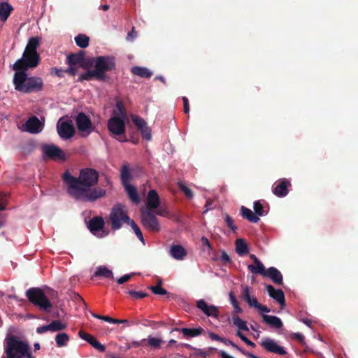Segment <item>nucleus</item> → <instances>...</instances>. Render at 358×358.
<instances>
[{
	"mask_svg": "<svg viewBox=\"0 0 358 358\" xmlns=\"http://www.w3.org/2000/svg\"><path fill=\"white\" fill-rule=\"evenodd\" d=\"M99 176V172L92 168L81 169L78 178L69 173V194L76 200L87 202H94L104 197L106 189L94 187L98 183Z\"/></svg>",
	"mask_w": 358,
	"mask_h": 358,
	"instance_id": "obj_1",
	"label": "nucleus"
},
{
	"mask_svg": "<svg viewBox=\"0 0 358 358\" xmlns=\"http://www.w3.org/2000/svg\"><path fill=\"white\" fill-rule=\"evenodd\" d=\"M6 358H34L29 343L17 336H7L4 341Z\"/></svg>",
	"mask_w": 358,
	"mask_h": 358,
	"instance_id": "obj_2",
	"label": "nucleus"
},
{
	"mask_svg": "<svg viewBox=\"0 0 358 358\" xmlns=\"http://www.w3.org/2000/svg\"><path fill=\"white\" fill-rule=\"evenodd\" d=\"M13 83L15 90L25 94L41 91L43 87L41 78L28 77L24 71L15 73Z\"/></svg>",
	"mask_w": 358,
	"mask_h": 358,
	"instance_id": "obj_3",
	"label": "nucleus"
},
{
	"mask_svg": "<svg viewBox=\"0 0 358 358\" xmlns=\"http://www.w3.org/2000/svg\"><path fill=\"white\" fill-rule=\"evenodd\" d=\"M25 294L28 301L41 310L50 312L52 305L43 289L31 287L26 291Z\"/></svg>",
	"mask_w": 358,
	"mask_h": 358,
	"instance_id": "obj_4",
	"label": "nucleus"
},
{
	"mask_svg": "<svg viewBox=\"0 0 358 358\" xmlns=\"http://www.w3.org/2000/svg\"><path fill=\"white\" fill-rule=\"evenodd\" d=\"M41 57L38 52L24 50L22 56L13 65V69L16 72L24 71L26 72L29 69L36 68L40 63Z\"/></svg>",
	"mask_w": 358,
	"mask_h": 358,
	"instance_id": "obj_5",
	"label": "nucleus"
},
{
	"mask_svg": "<svg viewBox=\"0 0 358 358\" xmlns=\"http://www.w3.org/2000/svg\"><path fill=\"white\" fill-rule=\"evenodd\" d=\"M115 58L112 56H99L94 60V73L95 77L103 79L105 73L115 68Z\"/></svg>",
	"mask_w": 358,
	"mask_h": 358,
	"instance_id": "obj_6",
	"label": "nucleus"
},
{
	"mask_svg": "<svg viewBox=\"0 0 358 358\" xmlns=\"http://www.w3.org/2000/svg\"><path fill=\"white\" fill-rule=\"evenodd\" d=\"M110 220L111 221L112 229L114 230L119 229L123 222L128 224L131 219L127 215V210L125 206L122 204L115 205L110 213Z\"/></svg>",
	"mask_w": 358,
	"mask_h": 358,
	"instance_id": "obj_7",
	"label": "nucleus"
},
{
	"mask_svg": "<svg viewBox=\"0 0 358 358\" xmlns=\"http://www.w3.org/2000/svg\"><path fill=\"white\" fill-rule=\"evenodd\" d=\"M141 223L145 229L150 231L157 232L161 230L157 218L152 210L143 208L141 209Z\"/></svg>",
	"mask_w": 358,
	"mask_h": 358,
	"instance_id": "obj_8",
	"label": "nucleus"
},
{
	"mask_svg": "<svg viewBox=\"0 0 358 358\" xmlns=\"http://www.w3.org/2000/svg\"><path fill=\"white\" fill-rule=\"evenodd\" d=\"M43 157L44 159L53 161H64L66 155L58 146L53 144H43L41 146Z\"/></svg>",
	"mask_w": 358,
	"mask_h": 358,
	"instance_id": "obj_9",
	"label": "nucleus"
},
{
	"mask_svg": "<svg viewBox=\"0 0 358 358\" xmlns=\"http://www.w3.org/2000/svg\"><path fill=\"white\" fill-rule=\"evenodd\" d=\"M76 123L78 130L83 137L88 136L93 131L91 120L83 112L78 114Z\"/></svg>",
	"mask_w": 358,
	"mask_h": 358,
	"instance_id": "obj_10",
	"label": "nucleus"
},
{
	"mask_svg": "<svg viewBox=\"0 0 358 358\" xmlns=\"http://www.w3.org/2000/svg\"><path fill=\"white\" fill-rule=\"evenodd\" d=\"M126 117L113 116L108 121V129L113 135L124 134Z\"/></svg>",
	"mask_w": 358,
	"mask_h": 358,
	"instance_id": "obj_11",
	"label": "nucleus"
},
{
	"mask_svg": "<svg viewBox=\"0 0 358 358\" xmlns=\"http://www.w3.org/2000/svg\"><path fill=\"white\" fill-rule=\"evenodd\" d=\"M261 346L267 352L278 355H285L287 351L284 347L280 345L276 341L268 337L264 338L260 343Z\"/></svg>",
	"mask_w": 358,
	"mask_h": 358,
	"instance_id": "obj_12",
	"label": "nucleus"
},
{
	"mask_svg": "<svg viewBox=\"0 0 358 358\" xmlns=\"http://www.w3.org/2000/svg\"><path fill=\"white\" fill-rule=\"evenodd\" d=\"M104 221L101 217H95L91 219L88 223L89 230L98 238H103L107 235L103 230Z\"/></svg>",
	"mask_w": 358,
	"mask_h": 358,
	"instance_id": "obj_13",
	"label": "nucleus"
},
{
	"mask_svg": "<svg viewBox=\"0 0 358 358\" xmlns=\"http://www.w3.org/2000/svg\"><path fill=\"white\" fill-rule=\"evenodd\" d=\"M131 118L141 133L143 138L146 141H150L152 138L151 129L148 127L144 119L136 115H132Z\"/></svg>",
	"mask_w": 358,
	"mask_h": 358,
	"instance_id": "obj_14",
	"label": "nucleus"
},
{
	"mask_svg": "<svg viewBox=\"0 0 358 358\" xmlns=\"http://www.w3.org/2000/svg\"><path fill=\"white\" fill-rule=\"evenodd\" d=\"M71 301L77 311L76 315H80L85 311L86 304L78 293L75 292H69V306H71V304H70Z\"/></svg>",
	"mask_w": 358,
	"mask_h": 358,
	"instance_id": "obj_15",
	"label": "nucleus"
},
{
	"mask_svg": "<svg viewBox=\"0 0 358 358\" xmlns=\"http://www.w3.org/2000/svg\"><path fill=\"white\" fill-rule=\"evenodd\" d=\"M196 306L206 316L217 319L219 317V308L214 305H208L203 299L196 301Z\"/></svg>",
	"mask_w": 358,
	"mask_h": 358,
	"instance_id": "obj_16",
	"label": "nucleus"
},
{
	"mask_svg": "<svg viewBox=\"0 0 358 358\" xmlns=\"http://www.w3.org/2000/svg\"><path fill=\"white\" fill-rule=\"evenodd\" d=\"M265 289L271 298L279 303L282 308L285 307V294L281 289H276L271 285H266Z\"/></svg>",
	"mask_w": 358,
	"mask_h": 358,
	"instance_id": "obj_17",
	"label": "nucleus"
},
{
	"mask_svg": "<svg viewBox=\"0 0 358 358\" xmlns=\"http://www.w3.org/2000/svg\"><path fill=\"white\" fill-rule=\"evenodd\" d=\"M26 131L31 134H37L42 129V124L36 116L29 117L25 123Z\"/></svg>",
	"mask_w": 358,
	"mask_h": 358,
	"instance_id": "obj_18",
	"label": "nucleus"
},
{
	"mask_svg": "<svg viewBox=\"0 0 358 358\" xmlns=\"http://www.w3.org/2000/svg\"><path fill=\"white\" fill-rule=\"evenodd\" d=\"M160 204L159 196L155 189H151L148 192L147 196V208L152 210L157 209Z\"/></svg>",
	"mask_w": 358,
	"mask_h": 358,
	"instance_id": "obj_19",
	"label": "nucleus"
},
{
	"mask_svg": "<svg viewBox=\"0 0 358 358\" xmlns=\"http://www.w3.org/2000/svg\"><path fill=\"white\" fill-rule=\"evenodd\" d=\"M242 298L244 299L249 306L255 308L259 306V303L256 296L250 294V289L248 286H242Z\"/></svg>",
	"mask_w": 358,
	"mask_h": 358,
	"instance_id": "obj_20",
	"label": "nucleus"
},
{
	"mask_svg": "<svg viewBox=\"0 0 358 358\" xmlns=\"http://www.w3.org/2000/svg\"><path fill=\"white\" fill-rule=\"evenodd\" d=\"M170 255L175 259L182 260L187 256V250L181 245H173L170 248Z\"/></svg>",
	"mask_w": 358,
	"mask_h": 358,
	"instance_id": "obj_21",
	"label": "nucleus"
},
{
	"mask_svg": "<svg viewBox=\"0 0 358 358\" xmlns=\"http://www.w3.org/2000/svg\"><path fill=\"white\" fill-rule=\"evenodd\" d=\"M262 321L271 327H274L278 329H281L282 327V322L277 316L263 314L262 315Z\"/></svg>",
	"mask_w": 358,
	"mask_h": 358,
	"instance_id": "obj_22",
	"label": "nucleus"
},
{
	"mask_svg": "<svg viewBox=\"0 0 358 358\" xmlns=\"http://www.w3.org/2000/svg\"><path fill=\"white\" fill-rule=\"evenodd\" d=\"M290 185L289 182L286 179H282L280 182L274 187L273 192L275 195L278 197L285 196L287 193V187Z\"/></svg>",
	"mask_w": 358,
	"mask_h": 358,
	"instance_id": "obj_23",
	"label": "nucleus"
},
{
	"mask_svg": "<svg viewBox=\"0 0 358 358\" xmlns=\"http://www.w3.org/2000/svg\"><path fill=\"white\" fill-rule=\"evenodd\" d=\"M269 278L274 283L281 285L282 282V275L275 267H270L268 268L266 276Z\"/></svg>",
	"mask_w": 358,
	"mask_h": 358,
	"instance_id": "obj_24",
	"label": "nucleus"
},
{
	"mask_svg": "<svg viewBox=\"0 0 358 358\" xmlns=\"http://www.w3.org/2000/svg\"><path fill=\"white\" fill-rule=\"evenodd\" d=\"M93 277H103L108 279H113V272L106 266H99L94 271Z\"/></svg>",
	"mask_w": 358,
	"mask_h": 358,
	"instance_id": "obj_25",
	"label": "nucleus"
},
{
	"mask_svg": "<svg viewBox=\"0 0 358 358\" xmlns=\"http://www.w3.org/2000/svg\"><path fill=\"white\" fill-rule=\"evenodd\" d=\"M57 131L60 137L67 139V116L62 117L57 124Z\"/></svg>",
	"mask_w": 358,
	"mask_h": 358,
	"instance_id": "obj_26",
	"label": "nucleus"
},
{
	"mask_svg": "<svg viewBox=\"0 0 358 358\" xmlns=\"http://www.w3.org/2000/svg\"><path fill=\"white\" fill-rule=\"evenodd\" d=\"M131 201L137 204L140 202V198L136 188L130 183L123 185Z\"/></svg>",
	"mask_w": 358,
	"mask_h": 358,
	"instance_id": "obj_27",
	"label": "nucleus"
},
{
	"mask_svg": "<svg viewBox=\"0 0 358 358\" xmlns=\"http://www.w3.org/2000/svg\"><path fill=\"white\" fill-rule=\"evenodd\" d=\"M13 10V7L8 3H0V20L5 22L8 18Z\"/></svg>",
	"mask_w": 358,
	"mask_h": 358,
	"instance_id": "obj_28",
	"label": "nucleus"
},
{
	"mask_svg": "<svg viewBox=\"0 0 358 358\" xmlns=\"http://www.w3.org/2000/svg\"><path fill=\"white\" fill-rule=\"evenodd\" d=\"M236 252L239 256H243L248 254V247L245 241L242 238H238L235 243Z\"/></svg>",
	"mask_w": 358,
	"mask_h": 358,
	"instance_id": "obj_29",
	"label": "nucleus"
},
{
	"mask_svg": "<svg viewBox=\"0 0 358 358\" xmlns=\"http://www.w3.org/2000/svg\"><path fill=\"white\" fill-rule=\"evenodd\" d=\"M248 268L251 273L255 274H260L263 276H266V273L267 271H266L264 264L260 261L256 262L255 265H248Z\"/></svg>",
	"mask_w": 358,
	"mask_h": 358,
	"instance_id": "obj_30",
	"label": "nucleus"
},
{
	"mask_svg": "<svg viewBox=\"0 0 358 358\" xmlns=\"http://www.w3.org/2000/svg\"><path fill=\"white\" fill-rule=\"evenodd\" d=\"M241 215L252 223H257L259 220L258 216L255 215L250 209L245 206L241 207Z\"/></svg>",
	"mask_w": 358,
	"mask_h": 358,
	"instance_id": "obj_31",
	"label": "nucleus"
},
{
	"mask_svg": "<svg viewBox=\"0 0 358 358\" xmlns=\"http://www.w3.org/2000/svg\"><path fill=\"white\" fill-rule=\"evenodd\" d=\"M131 72L134 75L138 76L141 78H149L152 76V72L145 67L134 66L131 69Z\"/></svg>",
	"mask_w": 358,
	"mask_h": 358,
	"instance_id": "obj_32",
	"label": "nucleus"
},
{
	"mask_svg": "<svg viewBox=\"0 0 358 358\" xmlns=\"http://www.w3.org/2000/svg\"><path fill=\"white\" fill-rule=\"evenodd\" d=\"M120 177L122 185L129 184L131 180L130 169L128 164H124L120 171Z\"/></svg>",
	"mask_w": 358,
	"mask_h": 358,
	"instance_id": "obj_33",
	"label": "nucleus"
},
{
	"mask_svg": "<svg viewBox=\"0 0 358 358\" xmlns=\"http://www.w3.org/2000/svg\"><path fill=\"white\" fill-rule=\"evenodd\" d=\"M77 46L81 48H85L89 45L90 38L84 34H80L74 38Z\"/></svg>",
	"mask_w": 358,
	"mask_h": 358,
	"instance_id": "obj_34",
	"label": "nucleus"
},
{
	"mask_svg": "<svg viewBox=\"0 0 358 358\" xmlns=\"http://www.w3.org/2000/svg\"><path fill=\"white\" fill-rule=\"evenodd\" d=\"M176 331H180L185 336L195 337L199 336L202 332L201 328L197 329H189V328H182L180 329L176 328Z\"/></svg>",
	"mask_w": 358,
	"mask_h": 358,
	"instance_id": "obj_35",
	"label": "nucleus"
},
{
	"mask_svg": "<svg viewBox=\"0 0 358 358\" xmlns=\"http://www.w3.org/2000/svg\"><path fill=\"white\" fill-rule=\"evenodd\" d=\"M39 46V38L38 37H31L29 39L24 50L37 52V48Z\"/></svg>",
	"mask_w": 358,
	"mask_h": 358,
	"instance_id": "obj_36",
	"label": "nucleus"
},
{
	"mask_svg": "<svg viewBox=\"0 0 358 358\" xmlns=\"http://www.w3.org/2000/svg\"><path fill=\"white\" fill-rule=\"evenodd\" d=\"M233 324L236 327L238 331L241 330L248 331L249 329L247 326L246 322L243 320L238 316H233L232 317Z\"/></svg>",
	"mask_w": 358,
	"mask_h": 358,
	"instance_id": "obj_37",
	"label": "nucleus"
},
{
	"mask_svg": "<svg viewBox=\"0 0 358 358\" xmlns=\"http://www.w3.org/2000/svg\"><path fill=\"white\" fill-rule=\"evenodd\" d=\"M145 341L148 342V345L154 349L159 348L163 343V340L162 338L153 337L152 336H148Z\"/></svg>",
	"mask_w": 358,
	"mask_h": 358,
	"instance_id": "obj_38",
	"label": "nucleus"
},
{
	"mask_svg": "<svg viewBox=\"0 0 358 358\" xmlns=\"http://www.w3.org/2000/svg\"><path fill=\"white\" fill-rule=\"evenodd\" d=\"M128 225H129L138 238L143 243V245L145 244V239L143 238V233L141 231V229L138 227V226L135 223V222L133 220H129V222L128 223Z\"/></svg>",
	"mask_w": 358,
	"mask_h": 358,
	"instance_id": "obj_39",
	"label": "nucleus"
},
{
	"mask_svg": "<svg viewBox=\"0 0 358 358\" xmlns=\"http://www.w3.org/2000/svg\"><path fill=\"white\" fill-rule=\"evenodd\" d=\"M56 343L58 347H63L67 342V334H58L55 338Z\"/></svg>",
	"mask_w": 358,
	"mask_h": 358,
	"instance_id": "obj_40",
	"label": "nucleus"
},
{
	"mask_svg": "<svg viewBox=\"0 0 358 358\" xmlns=\"http://www.w3.org/2000/svg\"><path fill=\"white\" fill-rule=\"evenodd\" d=\"M180 189L184 193L187 198L191 199L193 198V192L192 190L183 182H178Z\"/></svg>",
	"mask_w": 358,
	"mask_h": 358,
	"instance_id": "obj_41",
	"label": "nucleus"
},
{
	"mask_svg": "<svg viewBox=\"0 0 358 358\" xmlns=\"http://www.w3.org/2000/svg\"><path fill=\"white\" fill-rule=\"evenodd\" d=\"M253 208L257 216H264L265 215L263 206L259 201L254 202Z\"/></svg>",
	"mask_w": 358,
	"mask_h": 358,
	"instance_id": "obj_42",
	"label": "nucleus"
},
{
	"mask_svg": "<svg viewBox=\"0 0 358 358\" xmlns=\"http://www.w3.org/2000/svg\"><path fill=\"white\" fill-rule=\"evenodd\" d=\"M66 73H67V70L58 69L57 67H53L50 69V74L53 76H57L59 78H64Z\"/></svg>",
	"mask_w": 358,
	"mask_h": 358,
	"instance_id": "obj_43",
	"label": "nucleus"
},
{
	"mask_svg": "<svg viewBox=\"0 0 358 358\" xmlns=\"http://www.w3.org/2000/svg\"><path fill=\"white\" fill-rule=\"evenodd\" d=\"M52 332H55L64 329L66 325L59 320H54L51 323Z\"/></svg>",
	"mask_w": 358,
	"mask_h": 358,
	"instance_id": "obj_44",
	"label": "nucleus"
},
{
	"mask_svg": "<svg viewBox=\"0 0 358 358\" xmlns=\"http://www.w3.org/2000/svg\"><path fill=\"white\" fill-rule=\"evenodd\" d=\"M150 289L155 294L165 295L167 294V291L165 289L162 288L159 284L156 286H151Z\"/></svg>",
	"mask_w": 358,
	"mask_h": 358,
	"instance_id": "obj_45",
	"label": "nucleus"
},
{
	"mask_svg": "<svg viewBox=\"0 0 358 358\" xmlns=\"http://www.w3.org/2000/svg\"><path fill=\"white\" fill-rule=\"evenodd\" d=\"M225 222L229 228H230L232 231H235L237 227L234 224V220L227 214L224 216Z\"/></svg>",
	"mask_w": 358,
	"mask_h": 358,
	"instance_id": "obj_46",
	"label": "nucleus"
},
{
	"mask_svg": "<svg viewBox=\"0 0 358 358\" xmlns=\"http://www.w3.org/2000/svg\"><path fill=\"white\" fill-rule=\"evenodd\" d=\"M91 345H92L95 349L99 350V352H103L106 350V347L99 343L96 338L91 342Z\"/></svg>",
	"mask_w": 358,
	"mask_h": 358,
	"instance_id": "obj_47",
	"label": "nucleus"
},
{
	"mask_svg": "<svg viewBox=\"0 0 358 358\" xmlns=\"http://www.w3.org/2000/svg\"><path fill=\"white\" fill-rule=\"evenodd\" d=\"M222 343H224L227 345H231L232 348L240 351L241 353H244V350L242 348H239L236 343H234L229 339L222 338Z\"/></svg>",
	"mask_w": 358,
	"mask_h": 358,
	"instance_id": "obj_48",
	"label": "nucleus"
},
{
	"mask_svg": "<svg viewBox=\"0 0 358 358\" xmlns=\"http://www.w3.org/2000/svg\"><path fill=\"white\" fill-rule=\"evenodd\" d=\"M79 336L82 339L86 341L90 344H91V342H92V341H94L95 338V337H94L92 335L81 331L79 332Z\"/></svg>",
	"mask_w": 358,
	"mask_h": 358,
	"instance_id": "obj_49",
	"label": "nucleus"
},
{
	"mask_svg": "<svg viewBox=\"0 0 358 358\" xmlns=\"http://www.w3.org/2000/svg\"><path fill=\"white\" fill-rule=\"evenodd\" d=\"M7 196L4 193H0V210L6 209L7 205Z\"/></svg>",
	"mask_w": 358,
	"mask_h": 358,
	"instance_id": "obj_50",
	"label": "nucleus"
},
{
	"mask_svg": "<svg viewBox=\"0 0 358 358\" xmlns=\"http://www.w3.org/2000/svg\"><path fill=\"white\" fill-rule=\"evenodd\" d=\"M128 294L136 299H143L147 296L146 293L142 292L129 291Z\"/></svg>",
	"mask_w": 358,
	"mask_h": 358,
	"instance_id": "obj_51",
	"label": "nucleus"
},
{
	"mask_svg": "<svg viewBox=\"0 0 358 358\" xmlns=\"http://www.w3.org/2000/svg\"><path fill=\"white\" fill-rule=\"evenodd\" d=\"M116 108L117 109L118 113L117 117H126V115L123 110L122 103L121 101H117L116 103Z\"/></svg>",
	"mask_w": 358,
	"mask_h": 358,
	"instance_id": "obj_52",
	"label": "nucleus"
},
{
	"mask_svg": "<svg viewBox=\"0 0 358 358\" xmlns=\"http://www.w3.org/2000/svg\"><path fill=\"white\" fill-rule=\"evenodd\" d=\"M133 273L131 274H125L123 276L117 279V282L120 285L128 281L132 276Z\"/></svg>",
	"mask_w": 358,
	"mask_h": 358,
	"instance_id": "obj_53",
	"label": "nucleus"
},
{
	"mask_svg": "<svg viewBox=\"0 0 358 358\" xmlns=\"http://www.w3.org/2000/svg\"><path fill=\"white\" fill-rule=\"evenodd\" d=\"M182 100L183 104H184V112H185V113L188 114L189 112V106L188 99L186 96H182Z\"/></svg>",
	"mask_w": 358,
	"mask_h": 358,
	"instance_id": "obj_54",
	"label": "nucleus"
},
{
	"mask_svg": "<svg viewBox=\"0 0 358 358\" xmlns=\"http://www.w3.org/2000/svg\"><path fill=\"white\" fill-rule=\"evenodd\" d=\"M93 76H95V73H94V70L92 71H87L85 73H83L81 75V78L83 80H89Z\"/></svg>",
	"mask_w": 358,
	"mask_h": 358,
	"instance_id": "obj_55",
	"label": "nucleus"
},
{
	"mask_svg": "<svg viewBox=\"0 0 358 358\" xmlns=\"http://www.w3.org/2000/svg\"><path fill=\"white\" fill-rule=\"evenodd\" d=\"M220 259L225 263H228L231 261L229 256L225 251H222Z\"/></svg>",
	"mask_w": 358,
	"mask_h": 358,
	"instance_id": "obj_56",
	"label": "nucleus"
},
{
	"mask_svg": "<svg viewBox=\"0 0 358 358\" xmlns=\"http://www.w3.org/2000/svg\"><path fill=\"white\" fill-rule=\"evenodd\" d=\"M208 336H209V338H211L212 340L220 341V342H222V338L221 336H220L219 335H217L213 332H209Z\"/></svg>",
	"mask_w": 358,
	"mask_h": 358,
	"instance_id": "obj_57",
	"label": "nucleus"
},
{
	"mask_svg": "<svg viewBox=\"0 0 358 358\" xmlns=\"http://www.w3.org/2000/svg\"><path fill=\"white\" fill-rule=\"evenodd\" d=\"M201 241L202 245H203V247H206L208 250L211 249L210 241H209V240L207 238L203 236L201 238Z\"/></svg>",
	"mask_w": 358,
	"mask_h": 358,
	"instance_id": "obj_58",
	"label": "nucleus"
},
{
	"mask_svg": "<svg viewBox=\"0 0 358 358\" xmlns=\"http://www.w3.org/2000/svg\"><path fill=\"white\" fill-rule=\"evenodd\" d=\"M257 309L259 310L262 313H269L271 311L270 308H268L267 306L262 305L261 303L259 304V306L257 307Z\"/></svg>",
	"mask_w": 358,
	"mask_h": 358,
	"instance_id": "obj_59",
	"label": "nucleus"
},
{
	"mask_svg": "<svg viewBox=\"0 0 358 358\" xmlns=\"http://www.w3.org/2000/svg\"><path fill=\"white\" fill-rule=\"evenodd\" d=\"M75 133V129L73 124L69 121V139L71 138Z\"/></svg>",
	"mask_w": 358,
	"mask_h": 358,
	"instance_id": "obj_60",
	"label": "nucleus"
},
{
	"mask_svg": "<svg viewBox=\"0 0 358 358\" xmlns=\"http://www.w3.org/2000/svg\"><path fill=\"white\" fill-rule=\"evenodd\" d=\"M229 296L230 303L233 306H236L238 303L235 296L234 295V294L232 292L229 293Z\"/></svg>",
	"mask_w": 358,
	"mask_h": 358,
	"instance_id": "obj_61",
	"label": "nucleus"
},
{
	"mask_svg": "<svg viewBox=\"0 0 358 358\" xmlns=\"http://www.w3.org/2000/svg\"><path fill=\"white\" fill-rule=\"evenodd\" d=\"M229 296L230 303L233 306H236L238 303L235 296L234 295V294L232 292L229 293Z\"/></svg>",
	"mask_w": 358,
	"mask_h": 358,
	"instance_id": "obj_62",
	"label": "nucleus"
},
{
	"mask_svg": "<svg viewBox=\"0 0 358 358\" xmlns=\"http://www.w3.org/2000/svg\"><path fill=\"white\" fill-rule=\"evenodd\" d=\"M47 328L48 327H46L45 325L41 326V327H38L36 328V331L37 334H43L45 332H47Z\"/></svg>",
	"mask_w": 358,
	"mask_h": 358,
	"instance_id": "obj_63",
	"label": "nucleus"
},
{
	"mask_svg": "<svg viewBox=\"0 0 358 358\" xmlns=\"http://www.w3.org/2000/svg\"><path fill=\"white\" fill-rule=\"evenodd\" d=\"M236 335L244 342L246 343L248 341V338L241 333V331H238Z\"/></svg>",
	"mask_w": 358,
	"mask_h": 358,
	"instance_id": "obj_64",
	"label": "nucleus"
}]
</instances>
